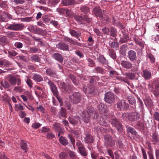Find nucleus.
Listing matches in <instances>:
<instances>
[{"instance_id": "obj_1", "label": "nucleus", "mask_w": 159, "mask_h": 159, "mask_svg": "<svg viewBox=\"0 0 159 159\" xmlns=\"http://www.w3.org/2000/svg\"><path fill=\"white\" fill-rule=\"evenodd\" d=\"M87 113L86 111H84L82 113L81 116L84 121L86 123H88L89 121V116L93 118H97L98 116V113L95 111H94L93 108L89 107L87 109Z\"/></svg>"}, {"instance_id": "obj_2", "label": "nucleus", "mask_w": 159, "mask_h": 159, "mask_svg": "<svg viewBox=\"0 0 159 159\" xmlns=\"http://www.w3.org/2000/svg\"><path fill=\"white\" fill-rule=\"evenodd\" d=\"M122 117L126 120L134 121L140 119V116L137 112L134 111L130 114L129 113H124L122 114Z\"/></svg>"}, {"instance_id": "obj_3", "label": "nucleus", "mask_w": 159, "mask_h": 159, "mask_svg": "<svg viewBox=\"0 0 159 159\" xmlns=\"http://www.w3.org/2000/svg\"><path fill=\"white\" fill-rule=\"evenodd\" d=\"M92 12L96 16L98 17L100 19H104V20H108L107 19L105 18L104 17L103 14L105 13V11L103 10L102 12L100 7H95L93 9Z\"/></svg>"}, {"instance_id": "obj_4", "label": "nucleus", "mask_w": 159, "mask_h": 159, "mask_svg": "<svg viewBox=\"0 0 159 159\" xmlns=\"http://www.w3.org/2000/svg\"><path fill=\"white\" fill-rule=\"evenodd\" d=\"M115 100L116 96L113 93L108 92L105 94L104 100L107 103L110 104L113 103Z\"/></svg>"}, {"instance_id": "obj_5", "label": "nucleus", "mask_w": 159, "mask_h": 159, "mask_svg": "<svg viewBox=\"0 0 159 159\" xmlns=\"http://www.w3.org/2000/svg\"><path fill=\"white\" fill-rule=\"evenodd\" d=\"M44 81L47 82L50 86L52 93H53L55 94H56L57 93V88L54 83L52 81L50 80L47 76L44 77Z\"/></svg>"}, {"instance_id": "obj_6", "label": "nucleus", "mask_w": 159, "mask_h": 159, "mask_svg": "<svg viewBox=\"0 0 159 159\" xmlns=\"http://www.w3.org/2000/svg\"><path fill=\"white\" fill-rule=\"evenodd\" d=\"M24 25L23 24H10L7 27V29L11 30L19 31L24 28Z\"/></svg>"}, {"instance_id": "obj_7", "label": "nucleus", "mask_w": 159, "mask_h": 159, "mask_svg": "<svg viewBox=\"0 0 159 159\" xmlns=\"http://www.w3.org/2000/svg\"><path fill=\"white\" fill-rule=\"evenodd\" d=\"M111 124L116 128L120 132H121L123 130V126L121 123L118 121L116 118L112 119Z\"/></svg>"}, {"instance_id": "obj_8", "label": "nucleus", "mask_w": 159, "mask_h": 159, "mask_svg": "<svg viewBox=\"0 0 159 159\" xmlns=\"http://www.w3.org/2000/svg\"><path fill=\"white\" fill-rule=\"evenodd\" d=\"M70 98L73 103H78L80 101V94L78 93H75L70 95Z\"/></svg>"}, {"instance_id": "obj_9", "label": "nucleus", "mask_w": 159, "mask_h": 159, "mask_svg": "<svg viewBox=\"0 0 159 159\" xmlns=\"http://www.w3.org/2000/svg\"><path fill=\"white\" fill-rule=\"evenodd\" d=\"M105 145L107 147H111L114 144L115 142L112 137L109 135H106L105 137Z\"/></svg>"}, {"instance_id": "obj_10", "label": "nucleus", "mask_w": 159, "mask_h": 159, "mask_svg": "<svg viewBox=\"0 0 159 159\" xmlns=\"http://www.w3.org/2000/svg\"><path fill=\"white\" fill-rule=\"evenodd\" d=\"M10 83L12 85H15L17 84L19 86L21 84V80L19 78H16L14 76H11L9 79Z\"/></svg>"}, {"instance_id": "obj_11", "label": "nucleus", "mask_w": 159, "mask_h": 159, "mask_svg": "<svg viewBox=\"0 0 159 159\" xmlns=\"http://www.w3.org/2000/svg\"><path fill=\"white\" fill-rule=\"evenodd\" d=\"M117 108L120 110L126 109L128 107V104L124 101H121L116 103Z\"/></svg>"}, {"instance_id": "obj_12", "label": "nucleus", "mask_w": 159, "mask_h": 159, "mask_svg": "<svg viewBox=\"0 0 159 159\" xmlns=\"http://www.w3.org/2000/svg\"><path fill=\"white\" fill-rule=\"evenodd\" d=\"M56 47L58 48L63 51H69V46L64 43L60 42L56 45Z\"/></svg>"}, {"instance_id": "obj_13", "label": "nucleus", "mask_w": 159, "mask_h": 159, "mask_svg": "<svg viewBox=\"0 0 159 159\" xmlns=\"http://www.w3.org/2000/svg\"><path fill=\"white\" fill-rule=\"evenodd\" d=\"M52 128L53 129L56 131H60L61 133H64L65 130L61 127L60 124L58 123H55L52 125Z\"/></svg>"}, {"instance_id": "obj_14", "label": "nucleus", "mask_w": 159, "mask_h": 159, "mask_svg": "<svg viewBox=\"0 0 159 159\" xmlns=\"http://www.w3.org/2000/svg\"><path fill=\"white\" fill-rule=\"evenodd\" d=\"M28 29L31 32L37 33L38 32H42L43 31L41 29L37 28L36 26L30 25L28 26Z\"/></svg>"}, {"instance_id": "obj_15", "label": "nucleus", "mask_w": 159, "mask_h": 159, "mask_svg": "<svg viewBox=\"0 0 159 159\" xmlns=\"http://www.w3.org/2000/svg\"><path fill=\"white\" fill-rule=\"evenodd\" d=\"M69 122L74 125H76L80 122V118L78 116H75L71 118H69Z\"/></svg>"}, {"instance_id": "obj_16", "label": "nucleus", "mask_w": 159, "mask_h": 159, "mask_svg": "<svg viewBox=\"0 0 159 159\" xmlns=\"http://www.w3.org/2000/svg\"><path fill=\"white\" fill-rule=\"evenodd\" d=\"M128 57L130 61H134L136 58V52L132 50L129 51L128 52Z\"/></svg>"}, {"instance_id": "obj_17", "label": "nucleus", "mask_w": 159, "mask_h": 159, "mask_svg": "<svg viewBox=\"0 0 159 159\" xmlns=\"http://www.w3.org/2000/svg\"><path fill=\"white\" fill-rule=\"evenodd\" d=\"M64 41L66 42H68L71 44L74 45H76L79 46H81L82 44L78 43V42L74 41L71 38H70L68 37H66L64 39Z\"/></svg>"}, {"instance_id": "obj_18", "label": "nucleus", "mask_w": 159, "mask_h": 159, "mask_svg": "<svg viewBox=\"0 0 159 159\" xmlns=\"http://www.w3.org/2000/svg\"><path fill=\"white\" fill-rule=\"evenodd\" d=\"M151 73L148 70L145 69L143 71L142 76L146 80L150 79L151 78Z\"/></svg>"}, {"instance_id": "obj_19", "label": "nucleus", "mask_w": 159, "mask_h": 159, "mask_svg": "<svg viewBox=\"0 0 159 159\" xmlns=\"http://www.w3.org/2000/svg\"><path fill=\"white\" fill-rule=\"evenodd\" d=\"M84 141L87 143H92L93 141V137L89 134H86L84 137Z\"/></svg>"}, {"instance_id": "obj_20", "label": "nucleus", "mask_w": 159, "mask_h": 159, "mask_svg": "<svg viewBox=\"0 0 159 159\" xmlns=\"http://www.w3.org/2000/svg\"><path fill=\"white\" fill-rule=\"evenodd\" d=\"M53 57L60 62L63 61V58L62 56L59 53H55L53 55Z\"/></svg>"}, {"instance_id": "obj_21", "label": "nucleus", "mask_w": 159, "mask_h": 159, "mask_svg": "<svg viewBox=\"0 0 159 159\" xmlns=\"http://www.w3.org/2000/svg\"><path fill=\"white\" fill-rule=\"evenodd\" d=\"M121 64L124 67L128 69L131 68L132 67V65L131 63L130 62L127 61H122Z\"/></svg>"}, {"instance_id": "obj_22", "label": "nucleus", "mask_w": 159, "mask_h": 159, "mask_svg": "<svg viewBox=\"0 0 159 159\" xmlns=\"http://www.w3.org/2000/svg\"><path fill=\"white\" fill-rule=\"evenodd\" d=\"M47 75L53 77H56L57 75L54 71L50 68L47 69L46 71Z\"/></svg>"}, {"instance_id": "obj_23", "label": "nucleus", "mask_w": 159, "mask_h": 159, "mask_svg": "<svg viewBox=\"0 0 159 159\" xmlns=\"http://www.w3.org/2000/svg\"><path fill=\"white\" fill-rule=\"evenodd\" d=\"M62 3L64 6H68L74 4L75 2L74 0H63Z\"/></svg>"}, {"instance_id": "obj_24", "label": "nucleus", "mask_w": 159, "mask_h": 159, "mask_svg": "<svg viewBox=\"0 0 159 159\" xmlns=\"http://www.w3.org/2000/svg\"><path fill=\"white\" fill-rule=\"evenodd\" d=\"M20 147L23 150H25V152H26V150L28 149V145L26 144V142L23 140H21L20 143Z\"/></svg>"}, {"instance_id": "obj_25", "label": "nucleus", "mask_w": 159, "mask_h": 159, "mask_svg": "<svg viewBox=\"0 0 159 159\" xmlns=\"http://www.w3.org/2000/svg\"><path fill=\"white\" fill-rule=\"evenodd\" d=\"M59 85L60 88H63L66 92L70 93V91L69 87L66 86L64 82H61Z\"/></svg>"}, {"instance_id": "obj_26", "label": "nucleus", "mask_w": 159, "mask_h": 159, "mask_svg": "<svg viewBox=\"0 0 159 159\" xmlns=\"http://www.w3.org/2000/svg\"><path fill=\"white\" fill-rule=\"evenodd\" d=\"M126 127L127 128V133H130L132 135H136L137 132L133 128L128 126H126Z\"/></svg>"}, {"instance_id": "obj_27", "label": "nucleus", "mask_w": 159, "mask_h": 159, "mask_svg": "<svg viewBox=\"0 0 159 159\" xmlns=\"http://www.w3.org/2000/svg\"><path fill=\"white\" fill-rule=\"evenodd\" d=\"M78 149L80 153L82 156H87L88 153L84 146L80 147Z\"/></svg>"}, {"instance_id": "obj_28", "label": "nucleus", "mask_w": 159, "mask_h": 159, "mask_svg": "<svg viewBox=\"0 0 159 159\" xmlns=\"http://www.w3.org/2000/svg\"><path fill=\"white\" fill-rule=\"evenodd\" d=\"M59 140L60 143L63 145H66L68 143L67 139L62 136L60 137Z\"/></svg>"}, {"instance_id": "obj_29", "label": "nucleus", "mask_w": 159, "mask_h": 159, "mask_svg": "<svg viewBox=\"0 0 159 159\" xmlns=\"http://www.w3.org/2000/svg\"><path fill=\"white\" fill-rule=\"evenodd\" d=\"M11 65V63L5 59L0 60V65L2 67Z\"/></svg>"}, {"instance_id": "obj_30", "label": "nucleus", "mask_w": 159, "mask_h": 159, "mask_svg": "<svg viewBox=\"0 0 159 159\" xmlns=\"http://www.w3.org/2000/svg\"><path fill=\"white\" fill-rule=\"evenodd\" d=\"M109 44L111 48L115 49H116L119 46V43L117 42H110L109 43Z\"/></svg>"}, {"instance_id": "obj_31", "label": "nucleus", "mask_w": 159, "mask_h": 159, "mask_svg": "<svg viewBox=\"0 0 159 159\" xmlns=\"http://www.w3.org/2000/svg\"><path fill=\"white\" fill-rule=\"evenodd\" d=\"M129 39L127 35L124 34L123 36L120 38L119 42L120 43H125L127 42Z\"/></svg>"}, {"instance_id": "obj_32", "label": "nucleus", "mask_w": 159, "mask_h": 159, "mask_svg": "<svg viewBox=\"0 0 159 159\" xmlns=\"http://www.w3.org/2000/svg\"><path fill=\"white\" fill-rule=\"evenodd\" d=\"M33 79L35 81L38 82H41L43 80V78L41 75L37 74L34 75Z\"/></svg>"}, {"instance_id": "obj_33", "label": "nucleus", "mask_w": 159, "mask_h": 159, "mask_svg": "<svg viewBox=\"0 0 159 159\" xmlns=\"http://www.w3.org/2000/svg\"><path fill=\"white\" fill-rule=\"evenodd\" d=\"M59 115L60 117H66V109L63 107H61Z\"/></svg>"}, {"instance_id": "obj_34", "label": "nucleus", "mask_w": 159, "mask_h": 159, "mask_svg": "<svg viewBox=\"0 0 159 159\" xmlns=\"http://www.w3.org/2000/svg\"><path fill=\"white\" fill-rule=\"evenodd\" d=\"M152 141L155 144H157L159 142V140L157 139V134L153 133L152 136Z\"/></svg>"}, {"instance_id": "obj_35", "label": "nucleus", "mask_w": 159, "mask_h": 159, "mask_svg": "<svg viewBox=\"0 0 159 159\" xmlns=\"http://www.w3.org/2000/svg\"><path fill=\"white\" fill-rule=\"evenodd\" d=\"M70 33L72 36H75L76 38L80 36V34L76 32L74 30H71L70 31Z\"/></svg>"}, {"instance_id": "obj_36", "label": "nucleus", "mask_w": 159, "mask_h": 159, "mask_svg": "<svg viewBox=\"0 0 159 159\" xmlns=\"http://www.w3.org/2000/svg\"><path fill=\"white\" fill-rule=\"evenodd\" d=\"M39 51V49L38 48L36 47H33L30 48H29V53H37Z\"/></svg>"}, {"instance_id": "obj_37", "label": "nucleus", "mask_w": 159, "mask_h": 159, "mask_svg": "<svg viewBox=\"0 0 159 159\" xmlns=\"http://www.w3.org/2000/svg\"><path fill=\"white\" fill-rule=\"evenodd\" d=\"M30 58L32 61L39 62L40 61V58L37 55H32Z\"/></svg>"}, {"instance_id": "obj_38", "label": "nucleus", "mask_w": 159, "mask_h": 159, "mask_svg": "<svg viewBox=\"0 0 159 159\" xmlns=\"http://www.w3.org/2000/svg\"><path fill=\"white\" fill-rule=\"evenodd\" d=\"M116 30L114 27H111V36L113 37H116Z\"/></svg>"}, {"instance_id": "obj_39", "label": "nucleus", "mask_w": 159, "mask_h": 159, "mask_svg": "<svg viewBox=\"0 0 159 159\" xmlns=\"http://www.w3.org/2000/svg\"><path fill=\"white\" fill-rule=\"evenodd\" d=\"M80 9L81 11L84 13H87L89 11V8L85 6H82Z\"/></svg>"}, {"instance_id": "obj_40", "label": "nucleus", "mask_w": 159, "mask_h": 159, "mask_svg": "<svg viewBox=\"0 0 159 159\" xmlns=\"http://www.w3.org/2000/svg\"><path fill=\"white\" fill-rule=\"evenodd\" d=\"M127 46L125 45H122L120 48V52L122 54H124L127 50Z\"/></svg>"}, {"instance_id": "obj_41", "label": "nucleus", "mask_w": 159, "mask_h": 159, "mask_svg": "<svg viewBox=\"0 0 159 159\" xmlns=\"http://www.w3.org/2000/svg\"><path fill=\"white\" fill-rule=\"evenodd\" d=\"M15 109L16 110L18 111V110H24L23 107L20 104H16L15 105Z\"/></svg>"}, {"instance_id": "obj_42", "label": "nucleus", "mask_w": 159, "mask_h": 159, "mask_svg": "<svg viewBox=\"0 0 159 159\" xmlns=\"http://www.w3.org/2000/svg\"><path fill=\"white\" fill-rule=\"evenodd\" d=\"M128 99L129 102L130 104L133 105L135 103V100L133 97L130 96L128 97Z\"/></svg>"}, {"instance_id": "obj_43", "label": "nucleus", "mask_w": 159, "mask_h": 159, "mask_svg": "<svg viewBox=\"0 0 159 159\" xmlns=\"http://www.w3.org/2000/svg\"><path fill=\"white\" fill-rule=\"evenodd\" d=\"M126 76L127 77L130 79H134L135 75L134 73H128L125 74Z\"/></svg>"}, {"instance_id": "obj_44", "label": "nucleus", "mask_w": 159, "mask_h": 159, "mask_svg": "<svg viewBox=\"0 0 159 159\" xmlns=\"http://www.w3.org/2000/svg\"><path fill=\"white\" fill-rule=\"evenodd\" d=\"M116 78L119 80L123 81L128 84H129V82L124 77L118 76L116 77Z\"/></svg>"}, {"instance_id": "obj_45", "label": "nucleus", "mask_w": 159, "mask_h": 159, "mask_svg": "<svg viewBox=\"0 0 159 159\" xmlns=\"http://www.w3.org/2000/svg\"><path fill=\"white\" fill-rule=\"evenodd\" d=\"M148 58L149 59L151 63H153L155 62V60L154 57L152 54H148Z\"/></svg>"}, {"instance_id": "obj_46", "label": "nucleus", "mask_w": 159, "mask_h": 159, "mask_svg": "<svg viewBox=\"0 0 159 159\" xmlns=\"http://www.w3.org/2000/svg\"><path fill=\"white\" fill-rule=\"evenodd\" d=\"M99 61L104 64H106L107 62V61L103 56H101L99 57Z\"/></svg>"}, {"instance_id": "obj_47", "label": "nucleus", "mask_w": 159, "mask_h": 159, "mask_svg": "<svg viewBox=\"0 0 159 159\" xmlns=\"http://www.w3.org/2000/svg\"><path fill=\"white\" fill-rule=\"evenodd\" d=\"M83 21H85L87 22H89L91 20V19L89 18L88 16L84 15L82 16Z\"/></svg>"}, {"instance_id": "obj_48", "label": "nucleus", "mask_w": 159, "mask_h": 159, "mask_svg": "<svg viewBox=\"0 0 159 159\" xmlns=\"http://www.w3.org/2000/svg\"><path fill=\"white\" fill-rule=\"evenodd\" d=\"M71 132L74 134L75 137L76 138H78L79 137L80 134V131L78 130H72Z\"/></svg>"}, {"instance_id": "obj_49", "label": "nucleus", "mask_w": 159, "mask_h": 159, "mask_svg": "<svg viewBox=\"0 0 159 159\" xmlns=\"http://www.w3.org/2000/svg\"><path fill=\"white\" fill-rule=\"evenodd\" d=\"M1 85L5 88H8L10 87V84L8 82L5 81L4 83L1 82Z\"/></svg>"}, {"instance_id": "obj_50", "label": "nucleus", "mask_w": 159, "mask_h": 159, "mask_svg": "<svg viewBox=\"0 0 159 159\" xmlns=\"http://www.w3.org/2000/svg\"><path fill=\"white\" fill-rule=\"evenodd\" d=\"M67 157V154L64 152H61L59 154V157L61 159H66Z\"/></svg>"}, {"instance_id": "obj_51", "label": "nucleus", "mask_w": 159, "mask_h": 159, "mask_svg": "<svg viewBox=\"0 0 159 159\" xmlns=\"http://www.w3.org/2000/svg\"><path fill=\"white\" fill-rule=\"evenodd\" d=\"M26 83L30 88H31L33 87V83L30 79L27 78L26 80Z\"/></svg>"}, {"instance_id": "obj_52", "label": "nucleus", "mask_w": 159, "mask_h": 159, "mask_svg": "<svg viewBox=\"0 0 159 159\" xmlns=\"http://www.w3.org/2000/svg\"><path fill=\"white\" fill-rule=\"evenodd\" d=\"M68 138L70 139L72 145H74L75 142V139L73 137L72 135L70 134H68Z\"/></svg>"}, {"instance_id": "obj_53", "label": "nucleus", "mask_w": 159, "mask_h": 159, "mask_svg": "<svg viewBox=\"0 0 159 159\" xmlns=\"http://www.w3.org/2000/svg\"><path fill=\"white\" fill-rule=\"evenodd\" d=\"M8 53L9 54L8 56H15L17 54V53L13 50H11L8 51Z\"/></svg>"}, {"instance_id": "obj_54", "label": "nucleus", "mask_w": 159, "mask_h": 159, "mask_svg": "<svg viewBox=\"0 0 159 159\" xmlns=\"http://www.w3.org/2000/svg\"><path fill=\"white\" fill-rule=\"evenodd\" d=\"M88 64L89 66L90 67H94L95 66V63L91 59H88Z\"/></svg>"}, {"instance_id": "obj_55", "label": "nucleus", "mask_w": 159, "mask_h": 159, "mask_svg": "<svg viewBox=\"0 0 159 159\" xmlns=\"http://www.w3.org/2000/svg\"><path fill=\"white\" fill-rule=\"evenodd\" d=\"M109 55L113 59H115L116 58V53L113 51H111L110 52Z\"/></svg>"}, {"instance_id": "obj_56", "label": "nucleus", "mask_w": 159, "mask_h": 159, "mask_svg": "<svg viewBox=\"0 0 159 159\" xmlns=\"http://www.w3.org/2000/svg\"><path fill=\"white\" fill-rule=\"evenodd\" d=\"M41 125L40 123L35 122L32 124V126L33 128L36 129L39 128Z\"/></svg>"}, {"instance_id": "obj_57", "label": "nucleus", "mask_w": 159, "mask_h": 159, "mask_svg": "<svg viewBox=\"0 0 159 159\" xmlns=\"http://www.w3.org/2000/svg\"><path fill=\"white\" fill-rule=\"evenodd\" d=\"M50 130L49 128L47 127H43L40 130V131L41 133H46Z\"/></svg>"}, {"instance_id": "obj_58", "label": "nucleus", "mask_w": 159, "mask_h": 159, "mask_svg": "<svg viewBox=\"0 0 159 159\" xmlns=\"http://www.w3.org/2000/svg\"><path fill=\"white\" fill-rule=\"evenodd\" d=\"M117 75V73L115 71L111 70L110 71L109 75L112 77H116Z\"/></svg>"}, {"instance_id": "obj_59", "label": "nucleus", "mask_w": 159, "mask_h": 159, "mask_svg": "<svg viewBox=\"0 0 159 159\" xmlns=\"http://www.w3.org/2000/svg\"><path fill=\"white\" fill-rule=\"evenodd\" d=\"M102 31L103 34L108 35L109 33V30L108 28L105 27L102 29Z\"/></svg>"}, {"instance_id": "obj_60", "label": "nucleus", "mask_w": 159, "mask_h": 159, "mask_svg": "<svg viewBox=\"0 0 159 159\" xmlns=\"http://www.w3.org/2000/svg\"><path fill=\"white\" fill-rule=\"evenodd\" d=\"M105 107L106 108V107L103 104H100L99 105V110L101 111L104 112L105 111Z\"/></svg>"}, {"instance_id": "obj_61", "label": "nucleus", "mask_w": 159, "mask_h": 159, "mask_svg": "<svg viewBox=\"0 0 159 159\" xmlns=\"http://www.w3.org/2000/svg\"><path fill=\"white\" fill-rule=\"evenodd\" d=\"M137 127L140 129H142L143 128L144 125L142 122L138 121L137 124Z\"/></svg>"}, {"instance_id": "obj_62", "label": "nucleus", "mask_w": 159, "mask_h": 159, "mask_svg": "<svg viewBox=\"0 0 159 159\" xmlns=\"http://www.w3.org/2000/svg\"><path fill=\"white\" fill-rule=\"evenodd\" d=\"M152 39L158 43L159 41V35H157L156 36H152Z\"/></svg>"}, {"instance_id": "obj_63", "label": "nucleus", "mask_w": 159, "mask_h": 159, "mask_svg": "<svg viewBox=\"0 0 159 159\" xmlns=\"http://www.w3.org/2000/svg\"><path fill=\"white\" fill-rule=\"evenodd\" d=\"M153 84H154L156 89L159 87V79L155 80L154 81Z\"/></svg>"}, {"instance_id": "obj_64", "label": "nucleus", "mask_w": 159, "mask_h": 159, "mask_svg": "<svg viewBox=\"0 0 159 159\" xmlns=\"http://www.w3.org/2000/svg\"><path fill=\"white\" fill-rule=\"evenodd\" d=\"M154 116L155 120L159 121V113L155 112L154 114Z\"/></svg>"}]
</instances>
